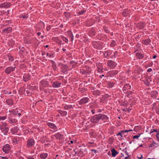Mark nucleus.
I'll return each mask as SVG.
<instances>
[{"label": "nucleus", "instance_id": "f257e3e1", "mask_svg": "<svg viewBox=\"0 0 159 159\" xmlns=\"http://www.w3.org/2000/svg\"><path fill=\"white\" fill-rule=\"evenodd\" d=\"M100 119L106 120L107 119V117L105 115L99 114L97 115L94 116L93 117V118H92L91 120V121L93 123L97 122Z\"/></svg>", "mask_w": 159, "mask_h": 159}, {"label": "nucleus", "instance_id": "f03ea898", "mask_svg": "<svg viewBox=\"0 0 159 159\" xmlns=\"http://www.w3.org/2000/svg\"><path fill=\"white\" fill-rule=\"evenodd\" d=\"M35 144V142L32 139H29L27 141L26 147L29 148H31Z\"/></svg>", "mask_w": 159, "mask_h": 159}, {"label": "nucleus", "instance_id": "7ed1b4c3", "mask_svg": "<svg viewBox=\"0 0 159 159\" xmlns=\"http://www.w3.org/2000/svg\"><path fill=\"white\" fill-rule=\"evenodd\" d=\"M116 65L117 64L115 61L111 60L108 61L107 63L108 67L111 69H113Z\"/></svg>", "mask_w": 159, "mask_h": 159}, {"label": "nucleus", "instance_id": "20e7f679", "mask_svg": "<svg viewBox=\"0 0 159 159\" xmlns=\"http://www.w3.org/2000/svg\"><path fill=\"white\" fill-rule=\"evenodd\" d=\"M15 67H13L12 66H10L7 67L5 70V72L6 74H9L11 71H14L15 70Z\"/></svg>", "mask_w": 159, "mask_h": 159}, {"label": "nucleus", "instance_id": "39448f33", "mask_svg": "<svg viewBox=\"0 0 159 159\" xmlns=\"http://www.w3.org/2000/svg\"><path fill=\"white\" fill-rule=\"evenodd\" d=\"M93 47L98 49H100L102 47L101 43L99 42H93L92 43Z\"/></svg>", "mask_w": 159, "mask_h": 159}, {"label": "nucleus", "instance_id": "423d86ee", "mask_svg": "<svg viewBox=\"0 0 159 159\" xmlns=\"http://www.w3.org/2000/svg\"><path fill=\"white\" fill-rule=\"evenodd\" d=\"M61 66L62 72L64 73H67L69 70L68 66L66 65H65L63 64L61 65Z\"/></svg>", "mask_w": 159, "mask_h": 159}, {"label": "nucleus", "instance_id": "0eeeda50", "mask_svg": "<svg viewBox=\"0 0 159 159\" xmlns=\"http://www.w3.org/2000/svg\"><path fill=\"white\" fill-rule=\"evenodd\" d=\"M2 149L5 153H8L10 150V146L8 144H6L3 146Z\"/></svg>", "mask_w": 159, "mask_h": 159}, {"label": "nucleus", "instance_id": "6e6552de", "mask_svg": "<svg viewBox=\"0 0 159 159\" xmlns=\"http://www.w3.org/2000/svg\"><path fill=\"white\" fill-rule=\"evenodd\" d=\"M30 79V74H25L23 76V80L25 82L29 81Z\"/></svg>", "mask_w": 159, "mask_h": 159}, {"label": "nucleus", "instance_id": "1a4fd4ad", "mask_svg": "<svg viewBox=\"0 0 159 159\" xmlns=\"http://www.w3.org/2000/svg\"><path fill=\"white\" fill-rule=\"evenodd\" d=\"M89 99V98H82L79 101V103L81 105L86 103L88 101Z\"/></svg>", "mask_w": 159, "mask_h": 159}, {"label": "nucleus", "instance_id": "9d476101", "mask_svg": "<svg viewBox=\"0 0 159 159\" xmlns=\"http://www.w3.org/2000/svg\"><path fill=\"white\" fill-rule=\"evenodd\" d=\"M61 84L60 82L56 81L53 83L52 86L54 88H57L60 87Z\"/></svg>", "mask_w": 159, "mask_h": 159}, {"label": "nucleus", "instance_id": "9b49d317", "mask_svg": "<svg viewBox=\"0 0 159 159\" xmlns=\"http://www.w3.org/2000/svg\"><path fill=\"white\" fill-rule=\"evenodd\" d=\"M121 154L122 155L120 157V158H122V159H128L129 158L130 156L128 155L126 152H125V155H123L122 153H121Z\"/></svg>", "mask_w": 159, "mask_h": 159}, {"label": "nucleus", "instance_id": "f8f14e48", "mask_svg": "<svg viewBox=\"0 0 159 159\" xmlns=\"http://www.w3.org/2000/svg\"><path fill=\"white\" fill-rule=\"evenodd\" d=\"M10 3L6 2L4 3H1L0 4V7L2 8H7L9 7L10 6Z\"/></svg>", "mask_w": 159, "mask_h": 159}, {"label": "nucleus", "instance_id": "ddd939ff", "mask_svg": "<svg viewBox=\"0 0 159 159\" xmlns=\"http://www.w3.org/2000/svg\"><path fill=\"white\" fill-rule=\"evenodd\" d=\"M12 28L11 27H8L7 28H5L3 29V33H8L11 31Z\"/></svg>", "mask_w": 159, "mask_h": 159}, {"label": "nucleus", "instance_id": "4468645a", "mask_svg": "<svg viewBox=\"0 0 159 159\" xmlns=\"http://www.w3.org/2000/svg\"><path fill=\"white\" fill-rule=\"evenodd\" d=\"M47 125L51 128L55 129L57 128L56 126L53 123L50 122H48Z\"/></svg>", "mask_w": 159, "mask_h": 159}, {"label": "nucleus", "instance_id": "2eb2a0df", "mask_svg": "<svg viewBox=\"0 0 159 159\" xmlns=\"http://www.w3.org/2000/svg\"><path fill=\"white\" fill-rule=\"evenodd\" d=\"M54 136L57 139H60L63 138V135L58 133L56 134Z\"/></svg>", "mask_w": 159, "mask_h": 159}, {"label": "nucleus", "instance_id": "dca6fc26", "mask_svg": "<svg viewBox=\"0 0 159 159\" xmlns=\"http://www.w3.org/2000/svg\"><path fill=\"white\" fill-rule=\"evenodd\" d=\"M18 128L17 127H15L14 128H12L11 130V132L12 134H14L17 132Z\"/></svg>", "mask_w": 159, "mask_h": 159}, {"label": "nucleus", "instance_id": "f3484780", "mask_svg": "<svg viewBox=\"0 0 159 159\" xmlns=\"http://www.w3.org/2000/svg\"><path fill=\"white\" fill-rule=\"evenodd\" d=\"M48 156V155L47 153H42L40 155V157L42 159H45Z\"/></svg>", "mask_w": 159, "mask_h": 159}, {"label": "nucleus", "instance_id": "a211bd4d", "mask_svg": "<svg viewBox=\"0 0 159 159\" xmlns=\"http://www.w3.org/2000/svg\"><path fill=\"white\" fill-rule=\"evenodd\" d=\"M111 152H112V155L113 157H115L117 154L118 153V152L114 148L112 149L111 150Z\"/></svg>", "mask_w": 159, "mask_h": 159}, {"label": "nucleus", "instance_id": "6ab92c4d", "mask_svg": "<svg viewBox=\"0 0 159 159\" xmlns=\"http://www.w3.org/2000/svg\"><path fill=\"white\" fill-rule=\"evenodd\" d=\"M6 102L8 105H12L13 104V101L11 99H7L6 101Z\"/></svg>", "mask_w": 159, "mask_h": 159}, {"label": "nucleus", "instance_id": "aec40b11", "mask_svg": "<svg viewBox=\"0 0 159 159\" xmlns=\"http://www.w3.org/2000/svg\"><path fill=\"white\" fill-rule=\"evenodd\" d=\"M151 42V40L149 39H147L144 40L143 41V43L146 45L149 44V43Z\"/></svg>", "mask_w": 159, "mask_h": 159}, {"label": "nucleus", "instance_id": "412c9836", "mask_svg": "<svg viewBox=\"0 0 159 159\" xmlns=\"http://www.w3.org/2000/svg\"><path fill=\"white\" fill-rule=\"evenodd\" d=\"M58 112L61 115L63 116H65L67 114V112L65 111L59 110Z\"/></svg>", "mask_w": 159, "mask_h": 159}, {"label": "nucleus", "instance_id": "4be33fe9", "mask_svg": "<svg viewBox=\"0 0 159 159\" xmlns=\"http://www.w3.org/2000/svg\"><path fill=\"white\" fill-rule=\"evenodd\" d=\"M68 34L69 37L70 38L71 41H72L74 39V36L72 33L71 31H69Z\"/></svg>", "mask_w": 159, "mask_h": 159}, {"label": "nucleus", "instance_id": "5701e85b", "mask_svg": "<svg viewBox=\"0 0 159 159\" xmlns=\"http://www.w3.org/2000/svg\"><path fill=\"white\" fill-rule=\"evenodd\" d=\"M13 113L15 114V115H16V113H17L18 115H19V117H20L21 115V113L20 112V110H19L18 111V109L17 108L15 109V111Z\"/></svg>", "mask_w": 159, "mask_h": 159}, {"label": "nucleus", "instance_id": "b1692460", "mask_svg": "<svg viewBox=\"0 0 159 159\" xmlns=\"http://www.w3.org/2000/svg\"><path fill=\"white\" fill-rule=\"evenodd\" d=\"M9 129L7 127H5L4 129L3 130L2 132H4V134L5 135H7V132L8 131Z\"/></svg>", "mask_w": 159, "mask_h": 159}, {"label": "nucleus", "instance_id": "393cba45", "mask_svg": "<svg viewBox=\"0 0 159 159\" xmlns=\"http://www.w3.org/2000/svg\"><path fill=\"white\" fill-rule=\"evenodd\" d=\"M93 93L94 95L98 96L100 94V92L99 90H96L93 91Z\"/></svg>", "mask_w": 159, "mask_h": 159}, {"label": "nucleus", "instance_id": "a878e982", "mask_svg": "<svg viewBox=\"0 0 159 159\" xmlns=\"http://www.w3.org/2000/svg\"><path fill=\"white\" fill-rule=\"evenodd\" d=\"M136 56L139 59H141L143 57V55L140 53H136Z\"/></svg>", "mask_w": 159, "mask_h": 159}, {"label": "nucleus", "instance_id": "bb28decb", "mask_svg": "<svg viewBox=\"0 0 159 159\" xmlns=\"http://www.w3.org/2000/svg\"><path fill=\"white\" fill-rule=\"evenodd\" d=\"M128 14V10L126 9H125L123 10V11L122 12V14L124 16H126Z\"/></svg>", "mask_w": 159, "mask_h": 159}, {"label": "nucleus", "instance_id": "cd10ccee", "mask_svg": "<svg viewBox=\"0 0 159 159\" xmlns=\"http://www.w3.org/2000/svg\"><path fill=\"white\" fill-rule=\"evenodd\" d=\"M138 26L140 29H142L144 27L143 25V23L142 22H140L139 23L138 25Z\"/></svg>", "mask_w": 159, "mask_h": 159}, {"label": "nucleus", "instance_id": "c85d7f7f", "mask_svg": "<svg viewBox=\"0 0 159 159\" xmlns=\"http://www.w3.org/2000/svg\"><path fill=\"white\" fill-rule=\"evenodd\" d=\"M107 85L109 88H111L114 85V83L113 82H109L107 83Z\"/></svg>", "mask_w": 159, "mask_h": 159}, {"label": "nucleus", "instance_id": "c756f323", "mask_svg": "<svg viewBox=\"0 0 159 159\" xmlns=\"http://www.w3.org/2000/svg\"><path fill=\"white\" fill-rule=\"evenodd\" d=\"M52 61V66L53 69L54 70H56L57 68L56 65L55 64L53 63V62H54V61Z\"/></svg>", "mask_w": 159, "mask_h": 159}, {"label": "nucleus", "instance_id": "7c9ffc66", "mask_svg": "<svg viewBox=\"0 0 159 159\" xmlns=\"http://www.w3.org/2000/svg\"><path fill=\"white\" fill-rule=\"evenodd\" d=\"M64 108L65 110H68L71 108V106L66 105L64 106Z\"/></svg>", "mask_w": 159, "mask_h": 159}, {"label": "nucleus", "instance_id": "2f4dec72", "mask_svg": "<svg viewBox=\"0 0 159 159\" xmlns=\"http://www.w3.org/2000/svg\"><path fill=\"white\" fill-rule=\"evenodd\" d=\"M61 38L63 40L65 41V42L67 43L68 42V40L66 37L62 36L61 37Z\"/></svg>", "mask_w": 159, "mask_h": 159}, {"label": "nucleus", "instance_id": "473e14b6", "mask_svg": "<svg viewBox=\"0 0 159 159\" xmlns=\"http://www.w3.org/2000/svg\"><path fill=\"white\" fill-rule=\"evenodd\" d=\"M116 42L115 41H112L110 44V46L111 47H114L116 45Z\"/></svg>", "mask_w": 159, "mask_h": 159}, {"label": "nucleus", "instance_id": "72a5a7b5", "mask_svg": "<svg viewBox=\"0 0 159 159\" xmlns=\"http://www.w3.org/2000/svg\"><path fill=\"white\" fill-rule=\"evenodd\" d=\"M140 135V134H138V135L134 136L133 137L134 139H138V138H139Z\"/></svg>", "mask_w": 159, "mask_h": 159}, {"label": "nucleus", "instance_id": "f704fd0d", "mask_svg": "<svg viewBox=\"0 0 159 159\" xmlns=\"http://www.w3.org/2000/svg\"><path fill=\"white\" fill-rule=\"evenodd\" d=\"M6 116H0V120H4L6 119Z\"/></svg>", "mask_w": 159, "mask_h": 159}, {"label": "nucleus", "instance_id": "c9c22d12", "mask_svg": "<svg viewBox=\"0 0 159 159\" xmlns=\"http://www.w3.org/2000/svg\"><path fill=\"white\" fill-rule=\"evenodd\" d=\"M64 15H65V16L66 17V18L69 17L70 16V14L69 13H67L66 12H65Z\"/></svg>", "mask_w": 159, "mask_h": 159}, {"label": "nucleus", "instance_id": "e433bc0d", "mask_svg": "<svg viewBox=\"0 0 159 159\" xmlns=\"http://www.w3.org/2000/svg\"><path fill=\"white\" fill-rule=\"evenodd\" d=\"M5 126L6 125H5L4 126H2V125L0 126V129H1V130H2V132L3 130L5 128H4V127H6Z\"/></svg>", "mask_w": 159, "mask_h": 159}, {"label": "nucleus", "instance_id": "4c0bfd02", "mask_svg": "<svg viewBox=\"0 0 159 159\" xmlns=\"http://www.w3.org/2000/svg\"><path fill=\"white\" fill-rule=\"evenodd\" d=\"M85 11V10H81L79 11L78 14L80 15H81L84 13Z\"/></svg>", "mask_w": 159, "mask_h": 159}, {"label": "nucleus", "instance_id": "58836bf2", "mask_svg": "<svg viewBox=\"0 0 159 159\" xmlns=\"http://www.w3.org/2000/svg\"><path fill=\"white\" fill-rule=\"evenodd\" d=\"M70 64H72L74 65L75 64V62L74 61H71L70 62Z\"/></svg>", "mask_w": 159, "mask_h": 159}, {"label": "nucleus", "instance_id": "ea45409f", "mask_svg": "<svg viewBox=\"0 0 159 159\" xmlns=\"http://www.w3.org/2000/svg\"><path fill=\"white\" fill-rule=\"evenodd\" d=\"M155 143H152L149 146V147H151L155 145Z\"/></svg>", "mask_w": 159, "mask_h": 159}, {"label": "nucleus", "instance_id": "a19ab883", "mask_svg": "<svg viewBox=\"0 0 159 159\" xmlns=\"http://www.w3.org/2000/svg\"><path fill=\"white\" fill-rule=\"evenodd\" d=\"M91 33H92V35L93 36L95 35V31L94 30H91Z\"/></svg>", "mask_w": 159, "mask_h": 159}, {"label": "nucleus", "instance_id": "79ce46f5", "mask_svg": "<svg viewBox=\"0 0 159 159\" xmlns=\"http://www.w3.org/2000/svg\"><path fill=\"white\" fill-rule=\"evenodd\" d=\"M91 151L93 153V155H94V153L96 154L97 152V151L95 150L92 149Z\"/></svg>", "mask_w": 159, "mask_h": 159}, {"label": "nucleus", "instance_id": "37998d69", "mask_svg": "<svg viewBox=\"0 0 159 159\" xmlns=\"http://www.w3.org/2000/svg\"><path fill=\"white\" fill-rule=\"evenodd\" d=\"M74 151L75 152V154H76L78 152V150L77 149H75L74 150Z\"/></svg>", "mask_w": 159, "mask_h": 159}, {"label": "nucleus", "instance_id": "c03bdc74", "mask_svg": "<svg viewBox=\"0 0 159 159\" xmlns=\"http://www.w3.org/2000/svg\"><path fill=\"white\" fill-rule=\"evenodd\" d=\"M132 131V129L131 130H125V131H121V132H129V131Z\"/></svg>", "mask_w": 159, "mask_h": 159}, {"label": "nucleus", "instance_id": "a18cd8bd", "mask_svg": "<svg viewBox=\"0 0 159 159\" xmlns=\"http://www.w3.org/2000/svg\"><path fill=\"white\" fill-rule=\"evenodd\" d=\"M156 136L157 138V139L159 140V133H157L156 134Z\"/></svg>", "mask_w": 159, "mask_h": 159}, {"label": "nucleus", "instance_id": "49530a36", "mask_svg": "<svg viewBox=\"0 0 159 159\" xmlns=\"http://www.w3.org/2000/svg\"><path fill=\"white\" fill-rule=\"evenodd\" d=\"M102 69L101 68H99L98 70V72H102Z\"/></svg>", "mask_w": 159, "mask_h": 159}, {"label": "nucleus", "instance_id": "de8ad7c7", "mask_svg": "<svg viewBox=\"0 0 159 159\" xmlns=\"http://www.w3.org/2000/svg\"><path fill=\"white\" fill-rule=\"evenodd\" d=\"M152 71V69L151 68H149V69H148V70H147V72H150L151 71Z\"/></svg>", "mask_w": 159, "mask_h": 159}, {"label": "nucleus", "instance_id": "09e8293b", "mask_svg": "<svg viewBox=\"0 0 159 159\" xmlns=\"http://www.w3.org/2000/svg\"><path fill=\"white\" fill-rule=\"evenodd\" d=\"M95 110L94 109H92L91 110V112L93 114H94L95 112Z\"/></svg>", "mask_w": 159, "mask_h": 159}, {"label": "nucleus", "instance_id": "8fccbe9b", "mask_svg": "<svg viewBox=\"0 0 159 159\" xmlns=\"http://www.w3.org/2000/svg\"><path fill=\"white\" fill-rule=\"evenodd\" d=\"M9 60L10 61H12L13 60V59L11 57H10L9 58Z\"/></svg>", "mask_w": 159, "mask_h": 159}, {"label": "nucleus", "instance_id": "3c124183", "mask_svg": "<svg viewBox=\"0 0 159 159\" xmlns=\"http://www.w3.org/2000/svg\"><path fill=\"white\" fill-rule=\"evenodd\" d=\"M121 133H122L121 132H120L119 133H118V134H117V135H120V136H121V137H122Z\"/></svg>", "mask_w": 159, "mask_h": 159}, {"label": "nucleus", "instance_id": "603ef678", "mask_svg": "<svg viewBox=\"0 0 159 159\" xmlns=\"http://www.w3.org/2000/svg\"><path fill=\"white\" fill-rule=\"evenodd\" d=\"M2 159H8V158L6 157H1Z\"/></svg>", "mask_w": 159, "mask_h": 159}, {"label": "nucleus", "instance_id": "864d4df0", "mask_svg": "<svg viewBox=\"0 0 159 159\" xmlns=\"http://www.w3.org/2000/svg\"><path fill=\"white\" fill-rule=\"evenodd\" d=\"M47 56L50 57L51 56V55L50 54H49L48 53H47Z\"/></svg>", "mask_w": 159, "mask_h": 159}, {"label": "nucleus", "instance_id": "5fc2aeb1", "mask_svg": "<svg viewBox=\"0 0 159 159\" xmlns=\"http://www.w3.org/2000/svg\"><path fill=\"white\" fill-rule=\"evenodd\" d=\"M22 17L24 19H25L27 18V17L25 16H22Z\"/></svg>", "mask_w": 159, "mask_h": 159}, {"label": "nucleus", "instance_id": "6e6d98bb", "mask_svg": "<svg viewBox=\"0 0 159 159\" xmlns=\"http://www.w3.org/2000/svg\"><path fill=\"white\" fill-rule=\"evenodd\" d=\"M41 34V33L40 32H38L37 33V34L38 36H39Z\"/></svg>", "mask_w": 159, "mask_h": 159}, {"label": "nucleus", "instance_id": "4d7b16f0", "mask_svg": "<svg viewBox=\"0 0 159 159\" xmlns=\"http://www.w3.org/2000/svg\"><path fill=\"white\" fill-rule=\"evenodd\" d=\"M15 120H14V121H13L12 120H10V122L11 123H12V122H16Z\"/></svg>", "mask_w": 159, "mask_h": 159}, {"label": "nucleus", "instance_id": "13d9d810", "mask_svg": "<svg viewBox=\"0 0 159 159\" xmlns=\"http://www.w3.org/2000/svg\"><path fill=\"white\" fill-rule=\"evenodd\" d=\"M157 57V56L156 55H155L154 56H153V59H155V58H156Z\"/></svg>", "mask_w": 159, "mask_h": 159}, {"label": "nucleus", "instance_id": "bf43d9fd", "mask_svg": "<svg viewBox=\"0 0 159 159\" xmlns=\"http://www.w3.org/2000/svg\"><path fill=\"white\" fill-rule=\"evenodd\" d=\"M138 158H139V159H142L143 158V157L142 156H141V157H138Z\"/></svg>", "mask_w": 159, "mask_h": 159}, {"label": "nucleus", "instance_id": "052dcab7", "mask_svg": "<svg viewBox=\"0 0 159 159\" xmlns=\"http://www.w3.org/2000/svg\"><path fill=\"white\" fill-rule=\"evenodd\" d=\"M116 53H117V52H114V56L115 57V56H116V55H117Z\"/></svg>", "mask_w": 159, "mask_h": 159}, {"label": "nucleus", "instance_id": "680f3d73", "mask_svg": "<svg viewBox=\"0 0 159 159\" xmlns=\"http://www.w3.org/2000/svg\"><path fill=\"white\" fill-rule=\"evenodd\" d=\"M153 132H157V131L156 129H154L153 130V131L152 132H151V133Z\"/></svg>", "mask_w": 159, "mask_h": 159}, {"label": "nucleus", "instance_id": "e2e57ef3", "mask_svg": "<svg viewBox=\"0 0 159 159\" xmlns=\"http://www.w3.org/2000/svg\"><path fill=\"white\" fill-rule=\"evenodd\" d=\"M28 159H34L32 157H30L28 158Z\"/></svg>", "mask_w": 159, "mask_h": 159}, {"label": "nucleus", "instance_id": "0e129e2a", "mask_svg": "<svg viewBox=\"0 0 159 159\" xmlns=\"http://www.w3.org/2000/svg\"><path fill=\"white\" fill-rule=\"evenodd\" d=\"M105 30L107 33H108L109 32V31L107 30Z\"/></svg>", "mask_w": 159, "mask_h": 159}, {"label": "nucleus", "instance_id": "69168bd1", "mask_svg": "<svg viewBox=\"0 0 159 159\" xmlns=\"http://www.w3.org/2000/svg\"><path fill=\"white\" fill-rule=\"evenodd\" d=\"M104 76V75H100V78H102V76Z\"/></svg>", "mask_w": 159, "mask_h": 159}, {"label": "nucleus", "instance_id": "338daca9", "mask_svg": "<svg viewBox=\"0 0 159 159\" xmlns=\"http://www.w3.org/2000/svg\"><path fill=\"white\" fill-rule=\"evenodd\" d=\"M45 53L44 52H43L42 53V55L43 56L44 55H45Z\"/></svg>", "mask_w": 159, "mask_h": 159}, {"label": "nucleus", "instance_id": "774afa93", "mask_svg": "<svg viewBox=\"0 0 159 159\" xmlns=\"http://www.w3.org/2000/svg\"><path fill=\"white\" fill-rule=\"evenodd\" d=\"M19 159H24V158L22 157H20L19 158Z\"/></svg>", "mask_w": 159, "mask_h": 159}]
</instances>
